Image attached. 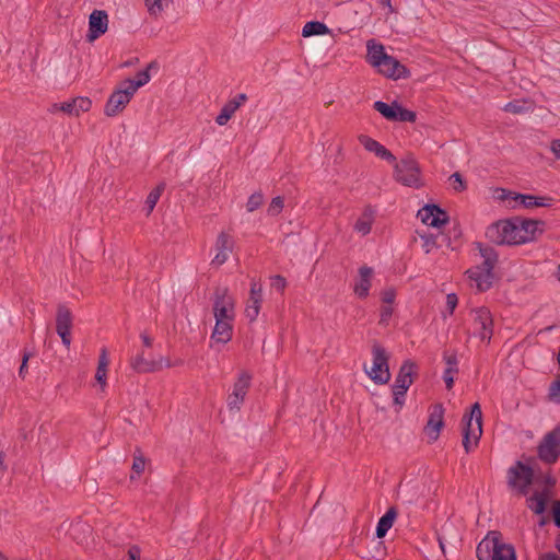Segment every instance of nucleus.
<instances>
[{
  "instance_id": "f257e3e1",
  "label": "nucleus",
  "mask_w": 560,
  "mask_h": 560,
  "mask_svg": "<svg viewBox=\"0 0 560 560\" xmlns=\"http://www.w3.org/2000/svg\"><path fill=\"white\" fill-rule=\"evenodd\" d=\"M544 222L538 220L512 218L500 220L488 226L486 236L498 245H520L536 240L542 233Z\"/></svg>"
},
{
  "instance_id": "09e8293b",
  "label": "nucleus",
  "mask_w": 560,
  "mask_h": 560,
  "mask_svg": "<svg viewBox=\"0 0 560 560\" xmlns=\"http://www.w3.org/2000/svg\"><path fill=\"white\" fill-rule=\"evenodd\" d=\"M458 304V298L455 293H448L446 295V308L450 313V315H452L456 308Z\"/></svg>"
},
{
  "instance_id": "f704fd0d",
  "label": "nucleus",
  "mask_w": 560,
  "mask_h": 560,
  "mask_svg": "<svg viewBox=\"0 0 560 560\" xmlns=\"http://www.w3.org/2000/svg\"><path fill=\"white\" fill-rule=\"evenodd\" d=\"M164 189H165V184L161 183L153 190H151L150 194L147 196L145 203H144L147 217H149L151 214V212L153 211V209L156 206Z\"/></svg>"
},
{
  "instance_id": "de8ad7c7",
  "label": "nucleus",
  "mask_w": 560,
  "mask_h": 560,
  "mask_svg": "<svg viewBox=\"0 0 560 560\" xmlns=\"http://www.w3.org/2000/svg\"><path fill=\"white\" fill-rule=\"evenodd\" d=\"M443 360L446 363L447 369L458 370L457 369L458 360H457V355L455 352H453V353L444 352Z\"/></svg>"
},
{
  "instance_id": "7ed1b4c3",
  "label": "nucleus",
  "mask_w": 560,
  "mask_h": 560,
  "mask_svg": "<svg viewBox=\"0 0 560 560\" xmlns=\"http://www.w3.org/2000/svg\"><path fill=\"white\" fill-rule=\"evenodd\" d=\"M478 560H516L514 547L501 541V534L492 530L477 546Z\"/></svg>"
},
{
  "instance_id": "603ef678",
  "label": "nucleus",
  "mask_w": 560,
  "mask_h": 560,
  "mask_svg": "<svg viewBox=\"0 0 560 560\" xmlns=\"http://www.w3.org/2000/svg\"><path fill=\"white\" fill-rule=\"evenodd\" d=\"M31 357H32L31 352H24L23 353L22 363H21V366L19 369V375L22 378H24L26 373H27V362H28Z\"/></svg>"
},
{
  "instance_id": "79ce46f5",
  "label": "nucleus",
  "mask_w": 560,
  "mask_h": 560,
  "mask_svg": "<svg viewBox=\"0 0 560 560\" xmlns=\"http://www.w3.org/2000/svg\"><path fill=\"white\" fill-rule=\"evenodd\" d=\"M271 280V288L279 291V292H283L285 287H287V280L284 277L280 276V275H276V276H272L270 278Z\"/></svg>"
},
{
  "instance_id": "69168bd1",
  "label": "nucleus",
  "mask_w": 560,
  "mask_h": 560,
  "mask_svg": "<svg viewBox=\"0 0 560 560\" xmlns=\"http://www.w3.org/2000/svg\"><path fill=\"white\" fill-rule=\"evenodd\" d=\"M0 560H9L8 557L0 551Z\"/></svg>"
},
{
  "instance_id": "6ab92c4d",
  "label": "nucleus",
  "mask_w": 560,
  "mask_h": 560,
  "mask_svg": "<svg viewBox=\"0 0 560 560\" xmlns=\"http://www.w3.org/2000/svg\"><path fill=\"white\" fill-rule=\"evenodd\" d=\"M233 246H234V242H233L232 237L229 234L221 232L218 235L217 241H215L217 254L213 257L211 264L215 265V266L223 265L228 260L229 253L232 252Z\"/></svg>"
},
{
  "instance_id": "49530a36",
  "label": "nucleus",
  "mask_w": 560,
  "mask_h": 560,
  "mask_svg": "<svg viewBox=\"0 0 560 560\" xmlns=\"http://www.w3.org/2000/svg\"><path fill=\"white\" fill-rule=\"evenodd\" d=\"M450 179L453 182L454 189L456 191H463V190L466 189V183H465V180L463 179L462 175L458 172L452 174Z\"/></svg>"
},
{
  "instance_id": "ddd939ff",
  "label": "nucleus",
  "mask_w": 560,
  "mask_h": 560,
  "mask_svg": "<svg viewBox=\"0 0 560 560\" xmlns=\"http://www.w3.org/2000/svg\"><path fill=\"white\" fill-rule=\"evenodd\" d=\"M250 381L252 375L247 371H242L238 374L236 382L233 384L232 393L226 398V405L231 411H240L249 389Z\"/></svg>"
},
{
  "instance_id": "473e14b6",
  "label": "nucleus",
  "mask_w": 560,
  "mask_h": 560,
  "mask_svg": "<svg viewBox=\"0 0 560 560\" xmlns=\"http://www.w3.org/2000/svg\"><path fill=\"white\" fill-rule=\"evenodd\" d=\"M152 66H153V63H150L145 70L138 72L137 80H131V79L125 80L124 83L126 84V86H128L133 93H136L139 88L145 85L151 79L149 69Z\"/></svg>"
},
{
  "instance_id": "e2e57ef3",
  "label": "nucleus",
  "mask_w": 560,
  "mask_h": 560,
  "mask_svg": "<svg viewBox=\"0 0 560 560\" xmlns=\"http://www.w3.org/2000/svg\"><path fill=\"white\" fill-rule=\"evenodd\" d=\"M540 560H559L555 555H546Z\"/></svg>"
},
{
  "instance_id": "ea45409f",
  "label": "nucleus",
  "mask_w": 560,
  "mask_h": 560,
  "mask_svg": "<svg viewBox=\"0 0 560 560\" xmlns=\"http://www.w3.org/2000/svg\"><path fill=\"white\" fill-rule=\"evenodd\" d=\"M548 399L551 402L560 404V376H558L550 385L548 390Z\"/></svg>"
},
{
  "instance_id": "0e129e2a",
  "label": "nucleus",
  "mask_w": 560,
  "mask_h": 560,
  "mask_svg": "<svg viewBox=\"0 0 560 560\" xmlns=\"http://www.w3.org/2000/svg\"><path fill=\"white\" fill-rule=\"evenodd\" d=\"M381 4L392 8L390 0H381Z\"/></svg>"
},
{
  "instance_id": "4c0bfd02",
  "label": "nucleus",
  "mask_w": 560,
  "mask_h": 560,
  "mask_svg": "<svg viewBox=\"0 0 560 560\" xmlns=\"http://www.w3.org/2000/svg\"><path fill=\"white\" fill-rule=\"evenodd\" d=\"M420 236L423 241L422 248L425 252V254L431 253L434 248H436L439 246V244H438L439 235L429 233V234H423Z\"/></svg>"
},
{
  "instance_id": "13d9d810",
  "label": "nucleus",
  "mask_w": 560,
  "mask_h": 560,
  "mask_svg": "<svg viewBox=\"0 0 560 560\" xmlns=\"http://www.w3.org/2000/svg\"><path fill=\"white\" fill-rule=\"evenodd\" d=\"M553 520L555 524L560 527V501L556 502L553 506Z\"/></svg>"
},
{
  "instance_id": "423d86ee",
  "label": "nucleus",
  "mask_w": 560,
  "mask_h": 560,
  "mask_svg": "<svg viewBox=\"0 0 560 560\" xmlns=\"http://www.w3.org/2000/svg\"><path fill=\"white\" fill-rule=\"evenodd\" d=\"M394 164V177L404 186L419 188L422 186L421 170L412 155H407Z\"/></svg>"
},
{
  "instance_id": "a19ab883",
  "label": "nucleus",
  "mask_w": 560,
  "mask_h": 560,
  "mask_svg": "<svg viewBox=\"0 0 560 560\" xmlns=\"http://www.w3.org/2000/svg\"><path fill=\"white\" fill-rule=\"evenodd\" d=\"M264 202V195L260 191L254 192L249 196L246 209L248 212H253L257 210Z\"/></svg>"
},
{
  "instance_id": "cd10ccee",
  "label": "nucleus",
  "mask_w": 560,
  "mask_h": 560,
  "mask_svg": "<svg viewBox=\"0 0 560 560\" xmlns=\"http://www.w3.org/2000/svg\"><path fill=\"white\" fill-rule=\"evenodd\" d=\"M368 48V61L376 67L387 56L384 46L376 43L374 39H370L366 43Z\"/></svg>"
},
{
  "instance_id": "6e6552de",
  "label": "nucleus",
  "mask_w": 560,
  "mask_h": 560,
  "mask_svg": "<svg viewBox=\"0 0 560 560\" xmlns=\"http://www.w3.org/2000/svg\"><path fill=\"white\" fill-rule=\"evenodd\" d=\"M213 315L215 319L234 320L235 301L225 287H218L214 290Z\"/></svg>"
},
{
  "instance_id": "9d476101",
  "label": "nucleus",
  "mask_w": 560,
  "mask_h": 560,
  "mask_svg": "<svg viewBox=\"0 0 560 560\" xmlns=\"http://www.w3.org/2000/svg\"><path fill=\"white\" fill-rule=\"evenodd\" d=\"M537 454L545 464H555L560 457V429L547 433L537 447Z\"/></svg>"
},
{
  "instance_id": "0eeeda50",
  "label": "nucleus",
  "mask_w": 560,
  "mask_h": 560,
  "mask_svg": "<svg viewBox=\"0 0 560 560\" xmlns=\"http://www.w3.org/2000/svg\"><path fill=\"white\" fill-rule=\"evenodd\" d=\"M373 365L371 369L364 364L363 369L369 377L380 385H384L390 380V372L388 366L389 357L384 347L378 342L372 345Z\"/></svg>"
},
{
  "instance_id": "412c9836",
  "label": "nucleus",
  "mask_w": 560,
  "mask_h": 560,
  "mask_svg": "<svg viewBox=\"0 0 560 560\" xmlns=\"http://www.w3.org/2000/svg\"><path fill=\"white\" fill-rule=\"evenodd\" d=\"M247 101V95L245 93H240L229 102L224 104L221 108L220 114L215 118V122L219 126H224L232 118L234 113Z\"/></svg>"
},
{
  "instance_id": "774afa93",
  "label": "nucleus",
  "mask_w": 560,
  "mask_h": 560,
  "mask_svg": "<svg viewBox=\"0 0 560 560\" xmlns=\"http://www.w3.org/2000/svg\"><path fill=\"white\" fill-rule=\"evenodd\" d=\"M19 560H26V559L21 558V559H19Z\"/></svg>"
},
{
  "instance_id": "8fccbe9b",
  "label": "nucleus",
  "mask_w": 560,
  "mask_h": 560,
  "mask_svg": "<svg viewBox=\"0 0 560 560\" xmlns=\"http://www.w3.org/2000/svg\"><path fill=\"white\" fill-rule=\"evenodd\" d=\"M395 298H396V292L394 289L389 288V289H386L382 292V301L383 303L385 304H388L390 305L392 303H394L395 301Z\"/></svg>"
},
{
  "instance_id": "a878e982",
  "label": "nucleus",
  "mask_w": 560,
  "mask_h": 560,
  "mask_svg": "<svg viewBox=\"0 0 560 560\" xmlns=\"http://www.w3.org/2000/svg\"><path fill=\"white\" fill-rule=\"evenodd\" d=\"M375 213L376 211L372 206H365L354 223L353 230L363 236L369 234L375 220Z\"/></svg>"
},
{
  "instance_id": "338daca9",
  "label": "nucleus",
  "mask_w": 560,
  "mask_h": 560,
  "mask_svg": "<svg viewBox=\"0 0 560 560\" xmlns=\"http://www.w3.org/2000/svg\"><path fill=\"white\" fill-rule=\"evenodd\" d=\"M2 462H3V458H2V455L0 454V465L2 466Z\"/></svg>"
},
{
  "instance_id": "72a5a7b5",
  "label": "nucleus",
  "mask_w": 560,
  "mask_h": 560,
  "mask_svg": "<svg viewBox=\"0 0 560 560\" xmlns=\"http://www.w3.org/2000/svg\"><path fill=\"white\" fill-rule=\"evenodd\" d=\"M131 366L138 373H148L156 370V363L144 359L143 353L138 354L131 360Z\"/></svg>"
},
{
  "instance_id": "864d4df0",
  "label": "nucleus",
  "mask_w": 560,
  "mask_h": 560,
  "mask_svg": "<svg viewBox=\"0 0 560 560\" xmlns=\"http://www.w3.org/2000/svg\"><path fill=\"white\" fill-rule=\"evenodd\" d=\"M393 315V308L389 305H385L381 308V319L380 323L384 324L386 323L390 316Z\"/></svg>"
},
{
  "instance_id": "9b49d317",
  "label": "nucleus",
  "mask_w": 560,
  "mask_h": 560,
  "mask_svg": "<svg viewBox=\"0 0 560 560\" xmlns=\"http://www.w3.org/2000/svg\"><path fill=\"white\" fill-rule=\"evenodd\" d=\"M373 108L389 121L413 122L417 118L415 112L404 108L398 102H393L389 105L385 102L376 101L373 104Z\"/></svg>"
},
{
  "instance_id": "1a4fd4ad",
  "label": "nucleus",
  "mask_w": 560,
  "mask_h": 560,
  "mask_svg": "<svg viewBox=\"0 0 560 560\" xmlns=\"http://www.w3.org/2000/svg\"><path fill=\"white\" fill-rule=\"evenodd\" d=\"M474 336L481 342L489 345L493 335V319L487 307H478L471 311Z\"/></svg>"
},
{
  "instance_id": "c9c22d12",
  "label": "nucleus",
  "mask_w": 560,
  "mask_h": 560,
  "mask_svg": "<svg viewBox=\"0 0 560 560\" xmlns=\"http://www.w3.org/2000/svg\"><path fill=\"white\" fill-rule=\"evenodd\" d=\"M108 357H107V350L106 348H103L101 350V354L98 358V365L95 374L96 381L104 386L106 384V373H107V366H108Z\"/></svg>"
},
{
  "instance_id": "2f4dec72",
  "label": "nucleus",
  "mask_w": 560,
  "mask_h": 560,
  "mask_svg": "<svg viewBox=\"0 0 560 560\" xmlns=\"http://www.w3.org/2000/svg\"><path fill=\"white\" fill-rule=\"evenodd\" d=\"M329 32V28L323 22L311 21L303 26L302 35L304 37H310L314 35H325L328 34Z\"/></svg>"
},
{
  "instance_id": "39448f33",
  "label": "nucleus",
  "mask_w": 560,
  "mask_h": 560,
  "mask_svg": "<svg viewBox=\"0 0 560 560\" xmlns=\"http://www.w3.org/2000/svg\"><path fill=\"white\" fill-rule=\"evenodd\" d=\"M463 446L466 453H470L482 434V411L479 402L471 406L470 413L463 418Z\"/></svg>"
},
{
  "instance_id": "20e7f679",
  "label": "nucleus",
  "mask_w": 560,
  "mask_h": 560,
  "mask_svg": "<svg viewBox=\"0 0 560 560\" xmlns=\"http://www.w3.org/2000/svg\"><path fill=\"white\" fill-rule=\"evenodd\" d=\"M538 478L534 467L522 460H516L506 471L508 487L518 495H527L529 487Z\"/></svg>"
},
{
  "instance_id": "f03ea898",
  "label": "nucleus",
  "mask_w": 560,
  "mask_h": 560,
  "mask_svg": "<svg viewBox=\"0 0 560 560\" xmlns=\"http://www.w3.org/2000/svg\"><path fill=\"white\" fill-rule=\"evenodd\" d=\"M477 247L480 256L483 258V261L469 269L467 273L471 281V285H475L478 291L483 292L489 290L492 285V270L498 262V254L492 247L481 243H477Z\"/></svg>"
},
{
  "instance_id": "f3484780",
  "label": "nucleus",
  "mask_w": 560,
  "mask_h": 560,
  "mask_svg": "<svg viewBox=\"0 0 560 560\" xmlns=\"http://www.w3.org/2000/svg\"><path fill=\"white\" fill-rule=\"evenodd\" d=\"M108 28V15L104 10H94L89 18V31L86 39L94 42Z\"/></svg>"
},
{
  "instance_id": "4d7b16f0",
  "label": "nucleus",
  "mask_w": 560,
  "mask_h": 560,
  "mask_svg": "<svg viewBox=\"0 0 560 560\" xmlns=\"http://www.w3.org/2000/svg\"><path fill=\"white\" fill-rule=\"evenodd\" d=\"M550 150L556 155L557 159H560V139L551 141Z\"/></svg>"
},
{
  "instance_id": "2eb2a0df",
  "label": "nucleus",
  "mask_w": 560,
  "mask_h": 560,
  "mask_svg": "<svg viewBox=\"0 0 560 560\" xmlns=\"http://www.w3.org/2000/svg\"><path fill=\"white\" fill-rule=\"evenodd\" d=\"M417 217L428 226L441 228L448 222V214L436 205H425Z\"/></svg>"
},
{
  "instance_id": "c03bdc74",
  "label": "nucleus",
  "mask_w": 560,
  "mask_h": 560,
  "mask_svg": "<svg viewBox=\"0 0 560 560\" xmlns=\"http://www.w3.org/2000/svg\"><path fill=\"white\" fill-rule=\"evenodd\" d=\"M458 373V370L445 369L443 373V380L445 382V386L447 389H451L454 385L455 375Z\"/></svg>"
},
{
  "instance_id": "7c9ffc66",
  "label": "nucleus",
  "mask_w": 560,
  "mask_h": 560,
  "mask_svg": "<svg viewBox=\"0 0 560 560\" xmlns=\"http://www.w3.org/2000/svg\"><path fill=\"white\" fill-rule=\"evenodd\" d=\"M173 3V0H144L151 16L159 18Z\"/></svg>"
},
{
  "instance_id": "052dcab7",
  "label": "nucleus",
  "mask_w": 560,
  "mask_h": 560,
  "mask_svg": "<svg viewBox=\"0 0 560 560\" xmlns=\"http://www.w3.org/2000/svg\"><path fill=\"white\" fill-rule=\"evenodd\" d=\"M141 339L145 347L150 348L152 346V339L147 334H141Z\"/></svg>"
},
{
  "instance_id": "3c124183",
  "label": "nucleus",
  "mask_w": 560,
  "mask_h": 560,
  "mask_svg": "<svg viewBox=\"0 0 560 560\" xmlns=\"http://www.w3.org/2000/svg\"><path fill=\"white\" fill-rule=\"evenodd\" d=\"M504 110L508 113L521 114L524 112V106L521 105L518 102H509L504 106Z\"/></svg>"
},
{
  "instance_id": "37998d69",
  "label": "nucleus",
  "mask_w": 560,
  "mask_h": 560,
  "mask_svg": "<svg viewBox=\"0 0 560 560\" xmlns=\"http://www.w3.org/2000/svg\"><path fill=\"white\" fill-rule=\"evenodd\" d=\"M145 467V460L142 455H135L133 463H132V471L139 476L143 472Z\"/></svg>"
},
{
  "instance_id": "c756f323",
  "label": "nucleus",
  "mask_w": 560,
  "mask_h": 560,
  "mask_svg": "<svg viewBox=\"0 0 560 560\" xmlns=\"http://www.w3.org/2000/svg\"><path fill=\"white\" fill-rule=\"evenodd\" d=\"M547 498L544 492H535L527 499V508L535 514H542L546 510Z\"/></svg>"
},
{
  "instance_id": "a211bd4d",
  "label": "nucleus",
  "mask_w": 560,
  "mask_h": 560,
  "mask_svg": "<svg viewBox=\"0 0 560 560\" xmlns=\"http://www.w3.org/2000/svg\"><path fill=\"white\" fill-rule=\"evenodd\" d=\"M375 68L378 69L380 73L394 80L407 78L409 74L407 68L389 55H387Z\"/></svg>"
},
{
  "instance_id": "bf43d9fd",
  "label": "nucleus",
  "mask_w": 560,
  "mask_h": 560,
  "mask_svg": "<svg viewBox=\"0 0 560 560\" xmlns=\"http://www.w3.org/2000/svg\"><path fill=\"white\" fill-rule=\"evenodd\" d=\"M538 476H539V478L537 480H539L541 478L546 486H549V487L555 486L556 479L551 475L547 474L544 476H540V475H538Z\"/></svg>"
},
{
  "instance_id": "393cba45",
  "label": "nucleus",
  "mask_w": 560,
  "mask_h": 560,
  "mask_svg": "<svg viewBox=\"0 0 560 560\" xmlns=\"http://www.w3.org/2000/svg\"><path fill=\"white\" fill-rule=\"evenodd\" d=\"M91 105L92 102L90 98L80 96L62 103L59 109L70 116H79L81 113L89 112Z\"/></svg>"
},
{
  "instance_id": "a18cd8bd",
  "label": "nucleus",
  "mask_w": 560,
  "mask_h": 560,
  "mask_svg": "<svg viewBox=\"0 0 560 560\" xmlns=\"http://www.w3.org/2000/svg\"><path fill=\"white\" fill-rule=\"evenodd\" d=\"M392 392H393V397H394V404L400 409L405 404V397H406L407 390L392 387Z\"/></svg>"
},
{
  "instance_id": "4be33fe9",
  "label": "nucleus",
  "mask_w": 560,
  "mask_h": 560,
  "mask_svg": "<svg viewBox=\"0 0 560 560\" xmlns=\"http://www.w3.org/2000/svg\"><path fill=\"white\" fill-rule=\"evenodd\" d=\"M443 413V406L438 404L432 407V410L429 415L425 431L428 436L434 441L439 438L440 431L444 425Z\"/></svg>"
},
{
  "instance_id": "c85d7f7f",
  "label": "nucleus",
  "mask_w": 560,
  "mask_h": 560,
  "mask_svg": "<svg viewBox=\"0 0 560 560\" xmlns=\"http://www.w3.org/2000/svg\"><path fill=\"white\" fill-rule=\"evenodd\" d=\"M396 516H397V511L395 508L392 506L380 518L377 526H376V537L377 538H383L386 536L387 532L392 528Z\"/></svg>"
},
{
  "instance_id": "f8f14e48",
  "label": "nucleus",
  "mask_w": 560,
  "mask_h": 560,
  "mask_svg": "<svg viewBox=\"0 0 560 560\" xmlns=\"http://www.w3.org/2000/svg\"><path fill=\"white\" fill-rule=\"evenodd\" d=\"M133 95L135 93L122 81L107 100L104 108L105 115L114 117L121 113Z\"/></svg>"
},
{
  "instance_id": "e433bc0d",
  "label": "nucleus",
  "mask_w": 560,
  "mask_h": 560,
  "mask_svg": "<svg viewBox=\"0 0 560 560\" xmlns=\"http://www.w3.org/2000/svg\"><path fill=\"white\" fill-rule=\"evenodd\" d=\"M262 299H258L255 296H249L246 307H245V316L250 320L254 322L260 311Z\"/></svg>"
},
{
  "instance_id": "bb28decb",
  "label": "nucleus",
  "mask_w": 560,
  "mask_h": 560,
  "mask_svg": "<svg viewBox=\"0 0 560 560\" xmlns=\"http://www.w3.org/2000/svg\"><path fill=\"white\" fill-rule=\"evenodd\" d=\"M233 322L234 320L215 319L211 338L217 342H229L233 335Z\"/></svg>"
},
{
  "instance_id": "58836bf2",
  "label": "nucleus",
  "mask_w": 560,
  "mask_h": 560,
  "mask_svg": "<svg viewBox=\"0 0 560 560\" xmlns=\"http://www.w3.org/2000/svg\"><path fill=\"white\" fill-rule=\"evenodd\" d=\"M284 207L283 197L277 196L275 197L268 206L267 213L270 217H276L281 213Z\"/></svg>"
},
{
  "instance_id": "4468645a",
  "label": "nucleus",
  "mask_w": 560,
  "mask_h": 560,
  "mask_svg": "<svg viewBox=\"0 0 560 560\" xmlns=\"http://www.w3.org/2000/svg\"><path fill=\"white\" fill-rule=\"evenodd\" d=\"M72 314L66 305H58L56 315V331L61 338V341L66 348L71 345V327H72Z\"/></svg>"
},
{
  "instance_id": "6e6d98bb",
  "label": "nucleus",
  "mask_w": 560,
  "mask_h": 560,
  "mask_svg": "<svg viewBox=\"0 0 560 560\" xmlns=\"http://www.w3.org/2000/svg\"><path fill=\"white\" fill-rule=\"evenodd\" d=\"M141 550L138 546H131L128 549L129 560H140Z\"/></svg>"
},
{
  "instance_id": "dca6fc26",
  "label": "nucleus",
  "mask_w": 560,
  "mask_h": 560,
  "mask_svg": "<svg viewBox=\"0 0 560 560\" xmlns=\"http://www.w3.org/2000/svg\"><path fill=\"white\" fill-rule=\"evenodd\" d=\"M501 191H502V194L499 196V198L502 199V200L511 199L509 201V205L511 207H515V205H512V201H514L515 203H520L524 208L548 207L550 205L549 201L551 200L550 198H547V197H537V196H533V195L513 194V192L506 191L504 189H502Z\"/></svg>"
},
{
  "instance_id": "5fc2aeb1",
  "label": "nucleus",
  "mask_w": 560,
  "mask_h": 560,
  "mask_svg": "<svg viewBox=\"0 0 560 560\" xmlns=\"http://www.w3.org/2000/svg\"><path fill=\"white\" fill-rule=\"evenodd\" d=\"M249 296H255V298H258V299H262V288L259 283L257 282H252L250 284V291H249Z\"/></svg>"
},
{
  "instance_id": "b1692460",
  "label": "nucleus",
  "mask_w": 560,
  "mask_h": 560,
  "mask_svg": "<svg viewBox=\"0 0 560 560\" xmlns=\"http://www.w3.org/2000/svg\"><path fill=\"white\" fill-rule=\"evenodd\" d=\"M372 276L373 269L371 267L362 266L359 269V279L355 281L353 290L360 299H365L369 295Z\"/></svg>"
},
{
  "instance_id": "5701e85b",
  "label": "nucleus",
  "mask_w": 560,
  "mask_h": 560,
  "mask_svg": "<svg viewBox=\"0 0 560 560\" xmlns=\"http://www.w3.org/2000/svg\"><path fill=\"white\" fill-rule=\"evenodd\" d=\"M415 370L416 364L412 361H405L398 371L393 388L408 390L413 382L412 375Z\"/></svg>"
},
{
  "instance_id": "680f3d73",
  "label": "nucleus",
  "mask_w": 560,
  "mask_h": 560,
  "mask_svg": "<svg viewBox=\"0 0 560 560\" xmlns=\"http://www.w3.org/2000/svg\"><path fill=\"white\" fill-rule=\"evenodd\" d=\"M438 541H439V545H440V548L442 550L443 553H445V541H444V537L439 535L438 536Z\"/></svg>"
},
{
  "instance_id": "aec40b11",
  "label": "nucleus",
  "mask_w": 560,
  "mask_h": 560,
  "mask_svg": "<svg viewBox=\"0 0 560 560\" xmlns=\"http://www.w3.org/2000/svg\"><path fill=\"white\" fill-rule=\"evenodd\" d=\"M358 140L366 151L374 153L377 158L385 160L389 163L396 162L395 155L378 141L372 139L366 135H360L358 137Z\"/></svg>"
}]
</instances>
